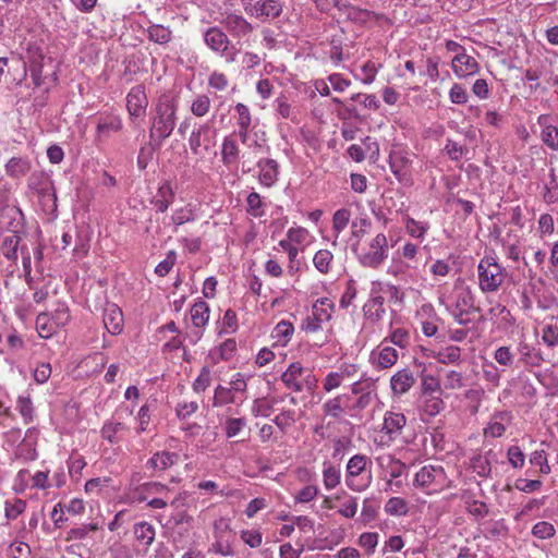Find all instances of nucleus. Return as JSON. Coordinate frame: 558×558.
Instances as JSON below:
<instances>
[{
  "label": "nucleus",
  "mask_w": 558,
  "mask_h": 558,
  "mask_svg": "<svg viewBox=\"0 0 558 558\" xmlns=\"http://www.w3.org/2000/svg\"><path fill=\"white\" fill-rule=\"evenodd\" d=\"M178 100L170 94H162L155 106L149 128L150 144L159 148L177 125Z\"/></svg>",
  "instance_id": "f257e3e1"
},
{
  "label": "nucleus",
  "mask_w": 558,
  "mask_h": 558,
  "mask_svg": "<svg viewBox=\"0 0 558 558\" xmlns=\"http://www.w3.org/2000/svg\"><path fill=\"white\" fill-rule=\"evenodd\" d=\"M439 304L462 326L471 323L470 315L476 311L474 295L470 287L459 279L449 296H439Z\"/></svg>",
  "instance_id": "f03ea898"
},
{
  "label": "nucleus",
  "mask_w": 558,
  "mask_h": 558,
  "mask_svg": "<svg viewBox=\"0 0 558 558\" xmlns=\"http://www.w3.org/2000/svg\"><path fill=\"white\" fill-rule=\"evenodd\" d=\"M372 460L361 453L351 457L345 466L344 482L349 489L361 493L372 483Z\"/></svg>",
  "instance_id": "7ed1b4c3"
},
{
  "label": "nucleus",
  "mask_w": 558,
  "mask_h": 558,
  "mask_svg": "<svg viewBox=\"0 0 558 558\" xmlns=\"http://www.w3.org/2000/svg\"><path fill=\"white\" fill-rule=\"evenodd\" d=\"M5 215L10 219L7 228L12 231L11 234L3 236L0 243V252L4 258L15 265L17 262V250L21 242V236L17 234L19 229L22 228L23 211L16 206H8Z\"/></svg>",
  "instance_id": "20e7f679"
},
{
  "label": "nucleus",
  "mask_w": 558,
  "mask_h": 558,
  "mask_svg": "<svg viewBox=\"0 0 558 558\" xmlns=\"http://www.w3.org/2000/svg\"><path fill=\"white\" fill-rule=\"evenodd\" d=\"M478 287L484 293L496 292L505 280V268L496 258L485 256L477 265Z\"/></svg>",
  "instance_id": "39448f33"
},
{
  "label": "nucleus",
  "mask_w": 558,
  "mask_h": 558,
  "mask_svg": "<svg viewBox=\"0 0 558 558\" xmlns=\"http://www.w3.org/2000/svg\"><path fill=\"white\" fill-rule=\"evenodd\" d=\"M216 135L217 130L211 121L195 124L189 137L192 154L204 158L215 146Z\"/></svg>",
  "instance_id": "423d86ee"
},
{
  "label": "nucleus",
  "mask_w": 558,
  "mask_h": 558,
  "mask_svg": "<svg viewBox=\"0 0 558 558\" xmlns=\"http://www.w3.org/2000/svg\"><path fill=\"white\" fill-rule=\"evenodd\" d=\"M388 240L384 233H377L368 243L367 250L359 255L363 267L377 269L388 257Z\"/></svg>",
  "instance_id": "0eeeda50"
},
{
  "label": "nucleus",
  "mask_w": 558,
  "mask_h": 558,
  "mask_svg": "<svg viewBox=\"0 0 558 558\" xmlns=\"http://www.w3.org/2000/svg\"><path fill=\"white\" fill-rule=\"evenodd\" d=\"M244 12L258 20L276 19L282 12L280 0H240Z\"/></svg>",
  "instance_id": "6e6552de"
},
{
  "label": "nucleus",
  "mask_w": 558,
  "mask_h": 558,
  "mask_svg": "<svg viewBox=\"0 0 558 558\" xmlns=\"http://www.w3.org/2000/svg\"><path fill=\"white\" fill-rule=\"evenodd\" d=\"M148 107V98L144 85L133 86L126 95V110L131 121L143 118Z\"/></svg>",
  "instance_id": "1a4fd4ad"
},
{
  "label": "nucleus",
  "mask_w": 558,
  "mask_h": 558,
  "mask_svg": "<svg viewBox=\"0 0 558 558\" xmlns=\"http://www.w3.org/2000/svg\"><path fill=\"white\" fill-rule=\"evenodd\" d=\"M385 342L371 351L369 363L377 369H386L392 367L399 359L398 351L389 345H384Z\"/></svg>",
  "instance_id": "9d476101"
},
{
  "label": "nucleus",
  "mask_w": 558,
  "mask_h": 558,
  "mask_svg": "<svg viewBox=\"0 0 558 558\" xmlns=\"http://www.w3.org/2000/svg\"><path fill=\"white\" fill-rule=\"evenodd\" d=\"M446 478V472L441 465H424L416 472L414 485L422 488H428L433 484H442Z\"/></svg>",
  "instance_id": "9b49d317"
},
{
  "label": "nucleus",
  "mask_w": 558,
  "mask_h": 558,
  "mask_svg": "<svg viewBox=\"0 0 558 558\" xmlns=\"http://www.w3.org/2000/svg\"><path fill=\"white\" fill-rule=\"evenodd\" d=\"M379 292V290L373 287L369 299L363 305L364 316L372 323L380 322L386 314L385 299Z\"/></svg>",
  "instance_id": "f8f14e48"
},
{
  "label": "nucleus",
  "mask_w": 558,
  "mask_h": 558,
  "mask_svg": "<svg viewBox=\"0 0 558 558\" xmlns=\"http://www.w3.org/2000/svg\"><path fill=\"white\" fill-rule=\"evenodd\" d=\"M221 23L230 35L238 39L247 38L253 31L252 24L240 14L229 13Z\"/></svg>",
  "instance_id": "ddd939ff"
},
{
  "label": "nucleus",
  "mask_w": 558,
  "mask_h": 558,
  "mask_svg": "<svg viewBox=\"0 0 558 558\" xmlns=\"http://www.w3.org/2000/svg\"><path fill=\"white\" fill-rule=\"evenodd\" d=\"M512 421V414L509 411H496L492 414L487 426L484 428V436L490 438L501 437L507 426Z\"/></svg>",
  "instance_id": "4468645a"
},
{
  "label": "nucleus",
  "mask_w": 558,
  "mask_h": 558,
  "mask_svg": "<svg viewBox=\"0 0 558 558\" xmlns=\"http://www.w3.org/2000/svg\"><path fill=\"white\" fill-rule=\"evenodd\" d=\"M256 167L259 170L258 180L263 186L271 187L277 183L280 169L277 160L271 158H262L257 161Z\"/></svg>",
  "instance_id": "2eb2a0df"
},
{
  "label": "nucleus",
  "mask_w": 558,
  "mask_h": 558,
  "mask_svg": "<svg viewBox=\"0 0 558 558\" xmlns=\"http://www.w3.org/2000/svg\"><path fill=\"white\" fill-rule=\"evenodd\" d=\"M104 325L107 331L113 336L123 330L124 319L121 308L114 303H108L104 308Z\"/></svg>",
  "instance_id": "dca6fc26"
},
{
  "label": "nucleus",
  "mask_w": 558,
  "mask_h": 558,
  "mask_svg": "<svg viewBox=\"0 0 558 558\" xmlns=\"http://www.w3.org/2000/svg\"><path fill=\"white\" fill-rule=\"evenodd\" d=\"M407 425V416L402 412L387 411L384 415L383 432L390 440L399 437Z\"/></svg>",
  "instance_id": "f3484780"
},
{
  "label": "nucleus",
  "mask_w": 558,
  "mask_h": 558,
  "mask_svg": "<svg viewBox=\"0 0 558 558\" xmlns=\"http://www.w3.org/2000/svg\"><path fill=\"white\" fill-rule=\"evenodd\" d=\"M416 383V378L410 368H402L390 378V388L393 395L407 393Z\"/></svg>",
  "instance_id": "a211bd4d"
},
{
  "label": "nucleus",
  "mask_w": 558,
  "mask_h": 558,
  "mask_svg": "<svg viewBox=\"0 0 558 558\" xmlns=\"http://www.w3.org/2000/svg\"><path fill=\"white\" fill-rule=\"evenodd\" d=\"M306 373V369L300 362L291 363L288 368L281 375V381L284 386L295 392L303 391L302 377Z\"/></svg>",
  "instance_id": "6ab92c4d"
},
{
  "label": "nucleus",
  "mask_w": 558,
  "mask_h": 558,
  "mask_svg": "<svg viewBox=\"0 0 558 558\" xmlns=\"http://www.w3.org/2000/svg\"><path fill=\"white\" fill-rule=\"evenodd\" d=\"M204 40L211 50L220 53V56H227V48L230 40L226 33L219 27H209L204 34Z\"/></svg>",
  "instance_id": "aec40b11"
},
{
  "label": "nucleus",
  "mask_w": 558,
  "mask_h": 558,
  "mask_svg": "<svg viewBox=\"0 0 558 558\" xmlns=\"http://www.w3.org/2000/svg\"><path fill=\"white\" fill-rule=\"evenodd\" d=\"M452 70L458 77H466L478 71V63L473 57L462 52L452 59Z\"/></svg>",
  "instance_id": "412c9836"
},
{
  "label": "nucleus",
  "mask_w": 558,
  "mask_h": 558,
  "mask_svg": "<svg viewBox=\"0 0 558 558\" xmlns=\"http://www.w3.org/2000/svg\"><path fill=\"white\" fill-rule=\"evenodd\" d=\"M174 201V192L169 181H163L153 198L151 203L158 213H165Z\"/></svg>",
  "instance_id": "4be33fe9"
},
{
  "label": "nucleus",
  "mask_w": 558,
  "mask_h": 558,
  "mask_svg": "<svg viewBox=\"0 0 558 558\" xmlns=\"http://www.w3.org/2000/svg\"><path fill=\"white\" fill-rule=\"evenodd\" d=\"M389 166L391 172L396 175L399 182L408 181L410 177V159L405 155L401 153L391 154L389 156Z\"/></svg>",
  "instance_id": "5701e85b"
},
{
  "label": "nucleus",
  "mask_w": 558,
  "mask_h": 558,
  "mask_svg": "<svg viewBox=\"0 0 558 558\" xmlns=\"http://www.w3.org/2000/svg\"><path fill=\"white\" fill-rule=\"evenodd\" d=\"M123 129V121L120 116L100 117L96 126L98 138L108 137L111 133H118Z\"/></svg>",
  "instance_id": "b1692460"
},
{
  "label": "nucleus",
  "mask_w": 558,
  "mask_h": 558,
  "mask_svg": "<svg viewBox=\"0 0 558 558\" xmlns=\"http://www.w3.org/2000/svg\"><path fill=\"white\" fill-rule=\"evenodd\" d=\"M349 400L350 396L345 393L337 395L336 397L328 399L323 404L324 414L335 420L340 418L344 413V409Z\"/></svg>",
  "instance_id": "393cba45"
},
{
  "label": "nucleus",
  "mask_w": 558,
  "mask_h": 558,
  "mask_svg": "<svg viewBox=\"0 0 558 558\" xmlns=\"http://www.w3.org/2000/svg\"><path fill=\"white\" fill-rule=\"evenodd\" d=\"M145 34L150 41L160 46H166L172 40L173 37V33L170 27L155 23H150L147 26Z\"/></svg>",
  "instance_id": "a878e982"
},
{
  "label": "nucleus",
  "mask_w": 558,
  "mask_h": 558,
  "mask_svg": "<svg viewBox=\"0 0 558 558\" xmlns=\"http://www.w3.org/2000/svg\"><path fill=\"white\" fill-rule=\"evenodd\" d=\"M179 454L169 451H158L148 459L146 465L155 471H165L177 463Z\"/></svg>",
  "instance_id": "bb28decb"
},
{
  "label": "nucleus",
  "mask_w": 558,
  "mask_h": 558,
  "mask_svg": "<svg viewBox=\"0 0 558 558\" xmlns=\"http://www.w3.org/2000/svg\"><path fill=\"white\" fill-rule=\"evenodd\" d=\"M133 533L136 541L147 550L155 541L156 529L149 522L141 521L134 524Z\"/></svg>",
  "instance_id": "cd10ccee"
},
{
  "label": "nucleus",
  "mask_w": 558,
  "mask_h": 558,
  "mask_svg": "<svg viewBox=\"0 0 558 558\" xmlns=\"http://www.w3.org/2000/svg\"><path fill=\"white\" fill-rule=\"evenodd\" d=\"M191 319H192V324L195 328L197 329H204L208 322H209V316H210V308H209V305L203 301V300H198L196 301L191 311Z\"/></svg>",
  "instance_id": "c85d7f7f"
},
{
  "label": "nucleus",
  "mask_w": 558,
  "mask_h": 558,
  "mask_svg": "<svg viewBox=\"0 0 558 558\" xmlns=\"http://www.w3.org/2000/svg\"><path fill=\"white\" fill-rule=\"evenodd\" d=\"M336 311L333 301L329 298H320L313 304L312 314L316 316V320L327 323L332 318Z\"/></svg>",
  "instance_id": "c756f323"
},
{
  "label": "nucleus",
  "mask_w": 558,
  "mask_h": 558,
  "mask_svg": "<svg viewBox=\"0 0 558 558\" xmlns=\"http://www.w3.org/2000/svg\"><path fill=\"white\" fill-rule=\"evenodd\" d=\"M239 145L231 136H225L221 144V161L225 166H232L239 159Z\"/></svg>",
  "instance_id": "7c9ffc66"
},
{
  "label": "nucleus",
  "mask_w": 558,
  "mask_h": 558,
  "mask_svg": "<svg viewBox=\"0 0 558 558\" xmlns=\"http://www.w3.org/2000/svg\"><path fill=\"white\" fill-rule=\"evenodd\" d=\"M4 168L9 177L20 179L31 170V162L27 158L12 157L8 160Z\"/></svg>",
  "instance_id": "2f4dec72"
},
{
  "label": "nucleus",
  "mask_w": 558,
  "mask_h": 558,
  "mask_svg": "<svg viewBox=\"0 0 558 558\" xmlns=\"http://www.w3.org/2000/svg\"><path fill=\"white\" fill-rule=\"evenodd\" d=\"M236 351V341L234 339H227L220 345L210 351V357L215 364L220 361H229L233 357Z\"/></svg>",
  "instance_id": "473e14b6"
},
{
  "label": "nucleus",
  "mask_w": 558,
  "mask_h": 558,
  "mask_svg": "<svg viewBox=\"0 0 558 558\" xmlns=\"http://www.w3.org/2000/svg\"><path fill=\"white\" fill-rule=\"evenodd\" d=\"M211 109V99L207 94H196L191 99L190 111L195 118L206 117Z\"/></svg>",
  "instance_id": "72a5a7b5"
},
{
  "label": "nucleus",
  "mask_w": 558,
  "mask_h": 558,
  "mask_svg": "<svg viewBox=\"0 0 558 558\" xmlns=\"http://www.w3.org/2000/svg\"><path fill=\"white\" fill-rule=\"evenodd\" d=\"M294 332V327L292 323L288 320H280L271 332L272 339L276 340V343L281 345H286L292 338Z\"/></svg>",
  "instance_id": "f704fd0d"
},
{
  "label": "nucleus",
  "mask_w": 558,
  "mask_h": 558,
  "mask_svg": "<svg viewBox=\"0 0 558 558\" xmlns=\"http://www.w3.org/2000/svg\"><path fill=\"white\" fill-rule=\"evenodd\" d=\"M36 329L41 338L49 339L57 332L58 327L51 320L50 314L40 313L36 318Z\"/></svg>",
  "instance_id": "c9c22d12"
},
{
  "label": "nucleus",
  "mask_w": 558,
  "mask_h": 558,
  "mask_svg": "<svg viewBox=\"0 0 558 558\" xmlns=\"http://www.w3.org/2000/svg\"><path fill=\"white\" fill-rule=\"evenodd\" d=\"M341 472L340 469L329 462L324 463L323 469V483L327 490L336 488L340 484Z\"/></svg>",
  "instance_id": "e433bc0d"
},
{
  "label": "nucleus",
  "mask_w": 558,
  "mask_h": 558,
  "mask_svg": "<svg viewBox=\"0 0 558 558\" xmlns=\"http://www.w3.org/2000/svg\"><path fill=\"white\" fill-rule=\"evenodd\" d=\"M235 402V393L222 385H218L214 391L213 407L220 408Z\"/></svg>",
  "instance_id": "4c0bfd02"
},
{
  "label": "nucleus",
  "mask_w": 558,
  "mask_h": 558,
  "mask_svg": "<svg viewBox=\"0 0 558 558\" xmlns=\"http://www.w3.org/2000/svg\"><path fill=\"white\" fill-rule=\"evenodd\" d=\"M351 219V211L348 208H340L335 211L332 216V230L336 232V238L348 227ZM337 239L332 244L336 245Z\"/></svg>",
  "instance_id": "58836bf2"
},
{
  "label": "nucleus",
  "mask_w": 558,
  "mask_h": 558,
  "mask_svg": "<svg viewBox=\"0 0 558 558\" xmlns=\"http://www.w3.org/2000/svg\"><path fill=\"white\" fill-rule=\"evenodd\" d=\"M332 260L333 255L328 250H319L313 257V264L315 268L323 275L329 274L331 270Z\"/></svg>",
  "instance_id": "ea45409f"
},
{
  "label": "nucleus",
  "mask_w": 558,
  "mask_h": 558,
  "mask_svg": "<svg viewBox=\"0 0 558 558\" xmlns=\"http://www.w3.org/2000/svg\"><path fill=\"white\" fill-rule=\"evenodd\" d=\"M435 359L441 364H456L461 360V349L457 345H449L439 350Z\"/></svg>",
  "instance_id": "a19ab883"
},
{
  "label": "nucleus",
  "mask_w": 558,
  "mask_h": 558,
  "mask_svg": "<svg viewBox=\"0 0 558 558\" xmlns=\"http://www.w3.org/2000/svg\"><path fill=\"white\" fill-rule=\"evenodd\" d=\"M98 529L99 525L97 523L81 524L80 526L72 527L68 531L65 541H83L90 532H96Z\"/></svg>",
  "instance_id": "79ce46f5"
},
{
  "label": "nucleus",
  "mask_w": 558,
  "mask_h": 558,
  "mask_svg": "<svg viewBox=\"0 0 558 558\" xmlns=\"http://www.w3.org/2000/svg\"><path fill=\"white\" fill-rule=\"evenodd\" d=\"M26 510V501L20 498L7 499L4 502V517L15 520Z\"/></svg>",
  "instance_id": "37998d69"
},
{
  "label": "nucleus",
  "mask_w": 558,
  "mask_h": 558,
  "mask_svg": "<svg viewBox=\"0 0 558 558\" xmlns=\"http://www.w3.org/2000/svg\"><path fill=\"white\" fill-rule=\"evenodd\" d=\"M385 511L395 517L405 515L409 511L408 502L401 497H391L385 505Z\"/></svg>",
  "instance_id": "c03bdc74"
},
{
  "label": "nucleus",
  "mask_w": 558,
  "mask_h": 558,
  "mask_svg": "<svg viewBox=\"0 0 558 558\" xmlns=\"http://www.w3.org/2000/svg\"><path fill=\"white\" fill-rule=\"evenodd\" d=\"M123 429H125L124 424H122L120 422L107 421L104 423L100 433H101L102 438L108 440L110 444H118L119 438H118L117 434Z\"/></svg>",
  "instance_id": "a18cd8bd"
},
{
  "label": "nucleus",
  "mask_w": 558,
  "mask_h": 558,
  "mask_svg": "<svg viewBox=\"0 0 558 558\" xmlns=\"http://www.w3.org/2000/svg\"><path fill=\"white\" fill-rule=\"evenodd\" d=\"M16 410L23 417L25 424H29L34 418V407L29 396H20L16 400Z\"/></svg>",
  "instance_id": "49530a36"
},
{
  "label": "nucleus",
  "mask_w": 558,
  "mask_h": 558,
  "mask_svg": "<svg viewBox=\"0 0 558 558\" xmlns=\"http://www.w3.org/2000/svg\"><path fill=\"white\" fill-rule=\"evenodd\" d=\"M530 463L539 468L542 475H548L551 473V468L548 463L547 453L545 450H535L530 454Z\"/></svg>",
  "instance_id": "de8ad7c7"
},
{
  "label": "nucleus",
  "mask_w": 558,
  "mask_h": 558,
  "mask_svg": "<svg viewBox=\"0 0 558 558\" xmlns=\"http://www.w3.org/2000/svg\"><path fill=\"white\" fill-rule=\"evenodd\" d=\"M246 203H247V213L251 216H253L255 218H259V217L264 216V214H265L264 203L258 193H256V192L250 193L246 198Z\"/></svg>",
  "instance_id": "09e8293b"
},
{
  "label": "nucleus",
  "mask_w": 558,
  "mask_h": 558,
  "mask_svg": "<svg viewBox=\"0 0 558 558\" xmlns=\"http://www.w3.org/2000/svg\"><path fill=\"white\" fill-rule=\"evenodd\" d=\"M246 424L247 422L245 417L227 418L223 427L227 438H233L239 435Z\"/></svg>",
  "instance_id": "8fccbe9b"
},
{
  "label": "nucleus",
  "mask_w": 558,
  "mask_h": 558,
  "mask_svg": "<svg viewBox=\"0 0 558 558\" xmlns=\"http://www.w3.org/2000/svg\"><path fill=\"white\" fill-rule=\"evenodd\" d=\"M387 340L400 349H405L410 344V332L405 328H396L390 331L384 342Z\"/></svg>",
  "instance_id": "3c124183"
},
{
  "label": "nucleus",
  "mask_w": 558,
  "mask_h": 558,
  "mask_svg": "<svg viewBox=\"0 0 558 558\" xmlns=\"http://www.w3.org/2000/svg\"><path fill=\"white\" fill-rule=\"evenodd\" d=\"M483 378L490 386L489 389H494L500 384V372L496 365L492 362L483 364Z\"/></svg>",
  "instance_id": "603ef678"
},
{
  "label": "nucleus",
  "mask_w": 558,
  "mask_h": 558,
  "mask_svg": "<svg viewBox=\"0 0 558 558\" xmlns=\"http://www.w3.org/2000/svg\"><path fill=\"white\" fill-rule=\"evenodd\" d=\"M50 318L58 329L64 327L71 318L69 307L64 303H58Z\"/></svg>",
  "instance_id": "864d4df0"
},
{
  "label": "nucleus",
  "mask_w": 558,
  "mask_h": 558,
  "mask_svg": "<svg viewBox=\"0 0 558 558\" xmlns=\"http://www.w3.org/2000/svg\"><path fill=\"white\" fill-rule=\"evenodd\" d=\"M427 229V223L416 221L411 217H408L405 220V230L412 238L423 240L425 238Z\"/></svg>",
  "instance_id": "5fc2aeb1"
},
{
  "label": "nucleus",
  "mask_w": 558,
  "mask_h": 558,
  "mask_svg": "<svg viewBox=\"0 0 558 558\" xmlns=\"http://www.w3.org/2000/svg\"><path fill=\"white\" fill-rule=\"evenodd\" d=\"M379 504L375 499L366 498L363 501L361 511V520L365 523L376 519L378 514Z\"/></svg>",
  "instance_id": "6e6d98bb"
},
{
  "label": "nucleus",
  "mask_w": 558,
  "mask_h": 558,
  "mask_svg": "<svg viewBox=\"0 0 558 558\" xmlns=\"http://www.w3.org/2000/svg\"><path fill=\"white\" fill-rule=\"evenodd\" d=\"M542 340L548 348L558 347V325H544V327L542 328Z\"/></svg>",
  "instance_id": "4d7b16f0"
},
{
  "label": "nucleus",
  "mask_w": 558,
  "mask_h": 558,
  "mask_svg": "<svg viewBox=\"0 0 558 558\" xmlns=\"http://www.w3.org/2000/svg\"><path fill=\"white\" fill-rule=\"evenodd\" d=\"M509 464L514 469H522L525 464V454L519 446L512 445L507 450Z\"/></svg>",
  "instance_id": "13d9d810"
},
{
  "label": "nucleus",
  "mask_w": 558,
  "mask_h": 558,
  "mask_svg": "<svg viewBox=\"0 0 558 558\" xmlns=\"http://www.w3.org/2000/svg\"><path fill=\"white\" fill-rule=\"evenodd\" d=\"M541 138L548 148L558 150V126L553 125L542 129Z\"/></svg>",
  "instance_id": "bf43d9fd"
},
{
  "label": "nucleus",
  "mask_w": 558,
  "mask_h": 558,
  "mask_svg": "<svg viewBox=\"0 0 558 558\" xmlns=\"http://www.w3.org/2000/svg\"><path fill=\"white\" fill-rule=\"evenodd\" d=\"M445 409V403L439 397H427L424 400L423 411L428 416H436Z\"/></svg>",
  "instance_id": "052dcab7"
},
{
  "label": "nucleus",
  "mask_w": 558,
  "mask_h": 558,
  "mask_svg": "<svg viewBox=\"0 0 558 558\" xmlns=\"http://www.w3.org/2000/svg\"><path fill=\"white\" fill-rule=\"evenodd\" d=\"M211 384V373L207 366L202 367L198 376L193 383V390L197 393L204 392Z\"/></svg>",
  "instance_id": "680f3d73"
},
{
  "label": "nucleus",
  "mask_w": 558,
  "mask_h": 558,
  "mask_svg": "<svg viewBox=\"0 0 558 558\" xmlns=\"http://www.w3.org/2000/svg\"><path fill=\"white\" fill-rule=\"evenodd\" d=\"M519 352L521 355V361L527 365H538L541 362V356L538 353L534 351L527 343L519 344Z\"/></svg>",
  "instance_id": "e2e57ef3"
},
{
  "label": "nucleus",
  "mask_w": 558,
  "mask_h": 558,
  "mask_svg": "<svg viewBox=\"0 0 558 558\" xmlns=\"http://www.w3.org/2000/svg\"><path fill=\"white\" fill-rule=\"evenodd\" d=\"M532 534L539 539H547L555 535V527L547 521H539L532 527Z\"/></svg>",
  "instance_id": "0e129e2a"
},
{
  "label": "nucleus",
  "mask_w": 558,
  "mask_h": 558,
  "mask_svg": "<svg viewBox=\"0 0 558 558\" xmlns=\"http://www.w3.org/2000/svg\"><path fill=\"white\" fill-rule=\"evenodd\" d=\"M508 534V527L504 520L489 521L485 526L486 537H504Z\"/></svg>",
  "instance_id": "69168bd1"
},
{
  "label": "nucleus",
  "mask_w": 558,
  "mask_h": 558,
  "mask_svg": "<svg viewBox=\"0 0 558 558\" xmlns=\"http://www.w3.org/2000/svg\"><path fill=\"white\" fill-rule=\"evenodd\" d=\"M175 260H177L175 251H173V250L169 251L167 253L166 258L163 260H161L160 263H158V265L156 266V268H155L156 275H158L159 277L167 276L170 272V270L172 269V267L174 266Z\"/></svg>",
  "instance_id": "338daca9"
},
{
  "label": "nucleus",
  "mask_w": 558,
  "mask_h": 558,
  "mask_svg": "<svg viewBox=\"0 0 558 558\" xmlns=\"http://www.w3.org/2000/svg\"><path fill=\"white\" fill-rule=\"evenodd\" d=\"M444 149L452 161H459L468 151L466 147L460 145L459 143L450 138L447 140Z\"/></svg>",
  "instance_id": "774afa93"
}]
</instances>
